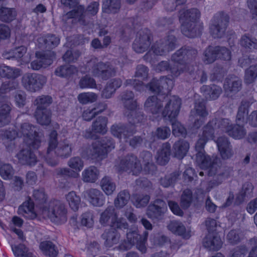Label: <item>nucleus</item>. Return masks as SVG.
I'll return each mask as SVG.
<instances>
[{"label": "nucleus", "mask_w": 257, "mask_h": 257, "mask_svg": "<svg viewBox=\"0 0 257 257\" xmlns=\"http://www.w3.org/2000/svg\"><path fill=\"white\" fill-rule=\"evenodd\" d=\"M144 238V235H141L137 229H130L126 233V239L124 240L121 244L116 247L117 249L120 250H127L132 248V247L137 243H138L142 239Z\"/></svg>", "instance_id": "dca6fc26"}, {"label": "nucleus", "mask_w": 257, "mask_h": 257, "mask_svg": "<svg viewBox=\"0 0 257 257\" xmlns=\"http://www.w3.org/2000/svg\"><path fill=\"white\" fill-rule=\"evenodd\" d=\"M98 173V171L95 167L91 166L85 169L82 172V180L86 182H94L97 179Z\"/></svg>", "instance_id": "3c124183"}, {"label": "nucleus", "mask_w": 257, "mask_h": 257, "mask_svg": "<svg viewBox=\"0 0 257 257\" xmlns=\"http://www.w3.org/2000/svg\"><path fill=\"white\" fill-rule=\"evenodd\" d=\"M214 121L212 119L203 127V132L201 137L206 139L207 140L213 138L214 137V131L216 130L214 126Z\"/></svg>", "instance_id": "0e129e2a"}, {"label": "nucleus", "mask_w": 257, "mask_h": 257, "mask_svg": "<svg viewBox=\"0 0 257 257\" xmlns=\"http://www.w3.org/2000/svg\"><path fill=\"white\" fill-rule=\"evenodd\" d=\"M40 248L43 253L49 257H56L58 250L55 245L50 241H44L40 244Z\"/></svg>", "instance_id": "49530a36"}, {"label": "nucleus", "mask_w": 257, "mask_h": 257, "mask_svg": "<svg viewBox=\"0 0 257 257\" xmlns=\"http://www.w3.org/2000/svg\"><path fill=\"white\" fill-rule=\"evenodd\" d=\"M201 91L207 99L215 100L222 93V89L216 85L211 86L204 85L201 88Z\"/></svg>", "instance_id": "72a5a7b5"}, {"label": "nucleus", "mask_w": 257, "mask_h": 257, "mask_svg": "<svg viewBox=\"0 0 257 257\" xmlns=\"http://www.w3.org/2000/svg\"><path fill=\"white\" fill-rule=\"evenodd\" d=\"M204 61L206 63H212L217 58L225 61L231 59V52L225 47L209 46L204 52Z\"/></svg>", "instance_id": "1a4fd4ad"}, {"label": "nucleus", "mask_w": 257, "mask_h": 257, "mask_svg": "<svg viewBox=\"0 0 257 257\" xmlns=\"http://www.w3.org/2000/svg\"><path fill=\"white\" fill-rule=\"evenodd\" d=\"M98 7L99 3L96 2L91 3L86 10L83 6L80 5L76 9L63 15L62 19L66 22L69 19H75L81 25L86 26L89 23L90 16H94L97 13Z\"/></svg>", "instance_id": "f03ea898"}, {"label": "nucleus", "mask_w": 257, "mask_h": 257, "mask_svg": "<svg viewBox=\"0 0 257 257\" xmlns=\"http://www.w3.org/2000/svg\"><path fill=\"white\" fill-rule=\"evenodd\" d=\"M226 71L221 65L216 64L212 69V73L210 75V79L212 81L220 80L224 76Z\"/></svg>", "instance_id": "680f3d73"}, {"label": "nucleus", "mask_w": 257, "mask_h": 257, "mask_svg": "<svg viewBox=\"0 0 257 257\" xmlns=\"http://www.w3.org/2000/svg\"><path fill=\"white\" fill-rule=\"evenodd\" d=\"M38 130L35 126L25 122L21 125L18 133L19 137H24V142L27 147L38 149L41 143V139L44 137L43 133Z\"/></svg>", "instance_id": "20e7f679"}, {"label": "nucleus", "mask_w": 257, "mask_h": 257, "mask_svg": "<svg viewBox=\"0 0 257 257\" xmlns=\"http://www.w3.org/2000/svg\"><path fill=\"white\" fill-rule=\"evenodd\" d=\"M163 101L165 107L162 111V115L166 119L176 118L178 115L181 105V100L176 96L165 95Z\"/></svg>", "instance_id": "6e6552de"}, {"label": "nucleus", "mask_w": 257, "mask_h": 257, "mask_svg": "<svg viewBox=\"0 0 257 257\" xmlns=\"http://www.w3.org/2000/svg\"><path fill=\"white\" fill-rule=\"evenodd\" d=\"M66 198L71 209L77 211L81 201L79 196L75 192L71 191L66 195Z\"/></svg>", "instance_id": "4d7b16f0"}, {"label": "nucleus", "mask_w": 257, "mask_h": 257, "mask_svg": "<svg viewBox=\"0 0 257 257\" xmlns=\"http://www.w3.org/2000/svg\"><path fill=\"white\" fill-rule=\"evenodd\" d=\"M117 213L113 206H109L101 214L100 223L103 225H110L111 226L113 221L117 218Z\"/></svg>", "instance_id": "cd10ccee"}, {"label": "nucleus", "mask_w": 257, "mask_h": 257, "mask_svg": "<svg viewBox=\"0 0 257 257\" xmlns=\"http://www.w3.org/2000/svg\"><path fill=\"white\" fill-rule=\"evenodd\" d=\"M185 54L184 47L183 46L172 55L171 60L172 61L177 63L176 64H182L185 66L186 69L189 70V71H187L186 72L191 73L193 71V66H190L186 63L187 61Z\"/></svg>", "instance_id": "c9c22d12"}, {"label": "nucleus", "mask_w": 257, "mask_h": 257, "mask_svg": "<svg viewBox=\"0 0 257 257\" xmlns=\"http://www.w3.org/2000/svg\"><path fill=\"white\" fill-rule=\"evenodd\" d=\"M47 82V77L35 73H27L22 77L23 87L28 91L35 92L41 90Z\"/></svg>", "instance_id": "39448f33"}, {"label": "nucleus", "mask_w": 257, "mask_h": 257, "mask_svg": "<svg viewBox=\"0 0 257 257\" xmlns=\"http://www.w3.org/2000/svg\"><path fill=\"white\" fill-rule=\"evenodd\" d=\"M160 40L163 47L164 48L163 51H161V52H166V53H168L175 49L177 39L175 36L172 34L169 33L166 37Z\"/></svg>", "instance_id": "603ef678"}, {"label": "nucleus", "mask_w": 257, "mask_h": 257, "mask_svg": "<svg viewBox=\"0 0 257 257\" xmlns=\"http://www.w3.org/2000/svg\"><path fill=\"white\" fill-rule=\"evenodd\" d=\"M242 87V81L235 75H229L225 79L223 88L226 93L236 94Z\"/></svg>", "instance_id": "a211bd4d"}, {"label": "nucleus", "mask_w": 257, "mask_h": 257, "mask_svg": "<svg viewBox=\"0 0 257 257\" xmlns=\"http://www.w3.org/2000/svg\"><path fill=\"white\" fill-rule=\"evenodd\" d=\"M203 245L209 250H217L221 248L222 241L217 234L209 233L203 239Z\"/></svg>", "instance_id": "4be33fe9"}, {"label": "nucleus", "mask_w": 257, "mask_h": 257, "mask_svg": "<svg viewBox=\"0 0 257 257\" xmlns=\"http://www.w3.org/2000/svg\"><path fill=\"white\" fill-rule=\"evenodd\" d=\"M107 118L105 116H99L92 124V131L101 134H104L106 133Z\"/></svg>", "instance_id": "37998d69"}, {"label": "nucleus", "mask_w": 257, "mask_h": 257, "mask_svg": "<svg viewBox=\"0 0 257 257\" xmlns=\"http://www.w3.org/2000/svg\"><path fill=\"white\" fill-rule=\"evenodd\" d=\"M22 149L17 155L19 162L23 165L34 166L38 162L37 157L31 149L32 147Z\"/></svg>", "instance_id": "aec40b11"}, {"label": "nucleus", "mask_w": 257, "mask_h": 257, "mask_svg": "<svg viewBox=\"0 0 257 257\" xmlns=\"http://www.w3.org/2000/svg\"><path fill=\"white\" fill-rule=\"evenodd\" d=\"M173 86V81L172 79L168 78L167 77H161L159 79L154 78L147 85L150 90L156 93L157 95L164 94L168 92Z\"/></svg>", "instance_id": "9b49d317"}, {"label": "nucleus", "mask_w": 257, "mask_h": 257, "mask_svg": "<svg viewBox=\"0 0 257 257\" xmlns=\"http://www.w3.org/2000/svg\"><path fill=\"white\" fill-rule=\"evenodd\" d=\"M257 77V64L251 65L245 71L244 82L249 84L253 83Z\"/></svg>", "instance_id": "bf43d9fd"}, {"label": "nucleus", "mask_w": 257, "mask_h": 257, "mask_svg": "<svg viewBox=\"0 0 257 257\" xmlns=\"http://www.w3.org/2000/svg\"><path fill=\"white\" fill-rule=\"evenodd\" d=\"M55 153L56 155L61 158L66 159L71 156L72 152V145L68 143H61L56 147Z\"/></svg>", "instance_id": "a19ab883"}, {"label": "nucleus", "mask_w": 257, "mask_h": 257, "mask_svg": "<svg viewBox=\"0 0 257 257\" xmlns=\"http://www.w3.org/2000/svg\"><path fill=\"white\" fill-rule=\"evenodd\" d=\"M208 140L200 137L195 144L196 160L197 163H202L207 166L209 164V156L205 154L204 146Z\"/></svg>", "instance_id": "412c9836"}, {"label": "nucleus", "mask_w": 257, "mask_h": 257, "mask_svg": "<svg viewBox=\"0 0 257 257\" xmlns=\"http://www.w3.org/2000/svg\"><path fill=\"white\" fill-rule=\"evenodd\" d=\"M34 116L37 122L42 125H48L51 121L50 110H36Z\"/></svg>", "instance_id": "79ce46f5"}, {"label": "nucleus", "mask_w": 257, "mask_h": 257, "mask_svg": "<svg viewBox=\"0 0 257 257\" xmlns=\"http://www.w3.org/2000/svg\"><path fill=\"white\" fill-rule=\"evenodd\" d=\"M228 135L235 139H241L245 137L246 131L243 123H237L236 124H231Z\"/></svg>", "instance_id": "c03bdc74"}, {"label": "nucleus", "mask_w": 257, "mask_h": 257, "mask_svg": "<svg viewBox=\"0 0 257 257\" xmlns=\"http://www.w3.org/2000/svg\"><path fill=\"white\" fill-rule=\"evenodd\" d=\"M168 229L174 234L181 236L184 239H189L191 235L187 232L185 226L176 221H171L167 225Z\"/></svg>", "instance_id": "2f4dec72"}, {"label": "nucleus", "mask_w": 257, "mask_h": 257, "mask_svg": "<svg viewBox=\"0 0 257 257\" xmlns=\"http://www.w3.org/2000/svg\"><path fill=\"white\" fill-rule=\"evenodd\" d=\"M12 249L16 257H33V253L24 244L12 247Z\"/></svg>", "instance_id": "e2e57ef3"}, {"label": "nucleus", "mask_w": 257, "mask_h": 257, "mask_svg": "<svg viewBox=\"0 0 257 257\" xmlns=\"http://www.w3.org/2000/svg\"><path fill=\"white\" fill-rule=\"evenodd\" d=\"M53 99L51 96L42 95L36 98L34 104L37 106L36 110H50L47 107L52 103Z\"/></svg>", "instance_id": "de8ad7c7"}, {"label": "nucleus", "mask_w": 257, "mask_h": 257, "mask_svg": "<svg viewBox=\"0 0 257 257\" xmlns=\"http://www.w3.org/2000/svg\"><path fill=\"white\" fill-rule=\"evenodd\" d=\"M226 238L229 243L235 244L241 241L242 234L239 229H232L227 234Z\"/></svg>", "instance_id": "774afa93"}, {"label": "nucleus", "mask_w": 257, "mask_h": 257, "mask_svg": "<svg viewBox=\"0 0 257 257\" xmlns=\"http://www.w3.org/2000/svg\"><path fill=\"white\" fill-rule=\"evenodd\" d=\"M124 115L127 118L128 121L131 125L143 122L145 117L143 112L139 110L135 109L132 111H125Z\"/></svg>", "instance_id": "e433bc0d"}, {"label": "nucleus", "mask_w": 257, "mask_h": 257, "mask_svg": "<svg viewBox=\"0 0 257 257\" xmlns=\"http://www.w3.org/2000/svg\"><path fill=\"white\" fill-rule=\"evenodd\" d=\"M116 72L117 68L108 62L106 63L99 62L94 64L92 67L93 75L105 80L114 76Z\"/></svg>", "instance_id": "9d476101"}, {"label": "nucleus", "mask_w": 257, "mask_h": 257, "mask_svg": "<svg viewBox=\"0 0 257 257\" xmlns=\"http://www.w3.org/2000/svg\"><path fill=\"white\" fill-rule=\"evenodd\" d=\"M121 7V0H103L102 10L105 13L116 14Z\"/></svg>", "instance_id": "4c0bfd02"}, {"label": "nucleus", "mask_w": 257, "mask_h": 257, "mask_svg": "<svg viewBox=\"0 0 257 257\" xmlns=\"http://www.w3.org/2000/svg\"><path fill=\"white\" fill-rule=\"evenodd\" d=\"M84 193L88 196L90 203L93 206H101L103 205L104 196L100 190L91 188L86 190Z\"/></svg>", "instance_id": "bb28decb"}, {"label": "nucleus", "mask_w": 257, "mask_h": 257, "mask_svg": "<svg viewBox=\"0 0 257 257\" xmlns=\"http://www.w3.org/2000/svg\"><path fill=\"white\" fill-rule=\"evenodd\" d=\"M130 199V194L127 190L121 191L114 199V205L117 208H121L128 202Z\"/></svg>", "instance_id": "8fccbe9b"}, {"label": "nucleus", "mask_w": 257, "mask_h": 257, "mask_svg": "<svg viewBox=\"0 0 257 257\" xmlns=\"http://www.w3.org/2000/svg\"><path fill=\"white\" fill-rule=\"evenodd\" d=\"M212 120H215L214 124L216 129H219L222 132L228 134L232 124L228 119L214 118L212 119Z\"/></svg>", "instance_id": "13d9d810"}, {"label": "nucleus", "mask_w": 257, "mask_h": 257, "mask_svg": "<svg viewBox=\"0 0 257 257\" xmlns=\"http://www.w3.org/2000/svg\"><path fill=\"white\" fill-rule=\"evenodd\" d=\"M172 126V133L177 137H184L186 135V130L185 127L175 118L169 119Z\"/></svg>", "instance_id": "052dcab7"}, {"label": "nucleus", "mask_w": 257, "mask_h": 257, "mask_svg": "<svg viewBox=\"0 0 257 257\" xmlns=\"http://www.w3.org/2000/svg\"><path fill=\"white\" fill-rule=\"evenodd\" d=\"M100 185L103 191L108 195L112 194L116 188L115 184L111 178L107 176L101 179Z\"/></svg>", "instance_id": "6e6d98bb"}, {"label": "nucleus", "mask_w": 257, "mask_h": 257, "mask_svg": "<svg viewBox=\"0 0 257 257\" xmlns=\"http://www.w3.org/2000/svg\"><path fill=\"white\" fill-rule=\"evenodd\" d=\"M170 155L171 145L169 143L163 144L156 156L157 162L160 165H165L169 161Z\"/></svg>", "instance_id": "393cba45"}, {"label": "nucleus", "mask_w": 257, "mask_h": 257, "mask_svg": "<svg viewBox=\"0 0 257 257\" xmlns=\"http://www.w3.org/2000/svg\"><path fill=\"white\" fill-rule=\"evenodd\" d=\"M37 59L31 63V67L34 70H38L42 67H46L52 63V59L48 54L37 52L36 53Z\"/></svg>", "instance_id": "b1692460"}, {"label": "nucleus", "mask_w": 257, "mask_h": 257, "mask_svg": "<svg viewBox=\"0 0 257 257\" xmlns=\"http://www.w3.org/2000/svg\"><path fill=\"white\" fill-rule=\"evenodd\" d=\"M167 209L165 201L161 199H156L151 202L147 209V216L154 220H159L163 218Z\"/></svg>", "instance_id": "f8f14e48"}, {"label": "nucleus", "mask_w": 257, "mask_h": 257, "mask_svg": "<svg viewBox=\"0 0 257 257\" xmlns=\"http://www.w3.org/2000/svg\"><path fill=\"white\" fill-rule=\"evenodd\" d=\"M209 164L207 166L203 165L202 163H198L202 168H206L207 170L208 175L210 176H214L225 171L224 168H221L220 160L215 158L212 160L209 157Z\"/></svg>", "instance_id": "c756f323"}, {"label": "nucleus", "mask_w": 257, "mask_h": 257, "mask_svg": "<svg viewBox=\"0 0 257 257\" xmlns=\"http://www.w3.org/2000/svg\"><path fill=\"white\" fill-rule=\"evenodd\" d=\"M151 32L147 29L140 30L134 43L133 49L137 53H143L147 51L151 45Z\"/></svg>", "instance_id": "ddd939ff"}, {"label": "nucleus", "mask_w": 257, "mask_h": 257, "mask_svg": "<svg viewBox=\"0 0 257 257\" xmlns=\"http://www.w3.org/2000/svg\"><path fill=\"white\" fill-rule=\"evenodd\" d=\"M241 46L250 51L257 50V39L251 38L248 34L243 35L240 40Z\"/></svg>", "instance_id": "864d4df0"}, {"label": "nucleus", "mask_w": 257, "mask_h": 257, "mask_svg": "<svg viewBox=\"0 0 257 257\" xmlns=\"http://www.w3.org/2000/svg\"><path fill=\"white\" fill-rule=\"evenodd\" d=\"M41 48L47 50L57 47L60 43V38L54 34H48L38 39Z\"/></svg>", "instance_id": "a878e982"}, {"label": "nucleus", "mask_w": 257, "mask_h": 257, "mask_svg": "<svg viewBox=\"0 0 257 257\" xmlns=\"http://www.w3.org/2000/svg\"><path fill=\"white\" fill-rule=\"evenodd\" d=\"M22 74L20 69L11 67L5 65L0 66V75L7 78L16 79Z\"/></svg>", "instance_id": "ea45409f"}, {"label": "nucleus", "mask_w": 257, "mask_h": 257, "mask_svg": "<svg viewBox=\"0 0 257 257\" xmlns=\"http://www.w3.org/2000/svg\"><path fill=\"white\" fill-rule=\"evenodd\" d=\"M156 70L159 71H167L169 72L171 76L174 78L179 76L182 73L189 71L186 66L182 64L171 65L168 61H163L158 64Z\"/></svg>", "instance_id": "2eb2a0df"}, {"label": "nucleus", "mask_w": 257, "mask_h": 257, "mask_svg": "<svg viewBox=\"0 0 257 257\" xmlns=\"http://www.w3.org/2000/svg\"><path fill=\"white\" fill-rule=\"evenodd\" d=\"M189 148V143L184 140H179L175 143L173 146L174 156L182 159L186 156Z\"/></svg>", "instance_id": "f704fd0d"}, {"label": "nucleus", "mask_w": 257, "mask_h": 257, "mask_svg": "<svg viewBox=\"0 0 257 257\" xmlns=\"http://www.w3.org/2000/svg\"><path fill=\"white\" fill-rule=\"evenodd\" d=\"M17 13L15 9L2 7L0 8V20L6 23H10L15 19Z\"/></svg>", "instance_id": "09e8293b"}, {"label": "nucleus", "mask_w": 257, "mask_h": 257, "mask_svg": "<svg viewBox=\"0 0 257 257\" xmlns=\"http://www.w3.org/2000/svg\"><path fill=\"white\" fill-rule=\"evenodd\" d=\"M229 20L226 14L220 12L216 14L210 25V32L214 38H221L225 35Z\"/></svg>", "instance_id": "423d86ee"}, {"label": "nucleus", "mask_w": 257, "mask_h": 257, "mask_svg": "<svg viewBox=\"0 0 257 257\" xmlns=\"http://www.w3.org/2000/svg\"><path fill=\"white\" fill-rule=\"evenodd\" d=\"M181 31L185 36L189 38H194L201 33L200 29L194 22H182Z\"/></svg>", "instance_id": "c85d7f7f"}, {"label": "nucleus", "mask_w": 257, "mask_h": 257, "mask_svg": "<svg viewBox=\"0 0 257 257\" xmlns=\"http://www.w3.org/2000/svg\"><path fill=\"white\" fill-rule=\"evenodd\" d=\"M253 102L254 100L252 98L242 100L238 108L236 117V123L245 122V116L248 114L249 107Z\"/></svg>", "instance_id": "5701e85b"}, {"label": "nucleus", "mask_w": 257, "mask_h": 257, "mask_svg": "<svg viewBox=\"0 0 257 257\" xmlns=\"http://www.w3.org/2000/svg\"><path fill=\"white\" fill-rule=\"evenodd\" d=\"M192 192L190 189H185L181 197L180 205L184 209L188 208L192 201Z\"/></svg>", "instance_id": "69168bd1"}, {"label": "nucleus", "mask_w": 257, "mask_h": 257, "mask_svg": "<svg viewBox=\"0 0 257 257\" xmlns=\"http://www.w3.org/2000/svg\"><path fill=\"white\" fill-rule=\"evenodd\" d=\"M57 136L58 134L55 130H53L51 132L48 139V147L45 156L47 163L52 167L56 166L59 163V160L57 158H52L51 156L53 151L58 144Z\"/></svg>", "instance_id": "4468645a"}, {"label": "nucleus", "mask_w": 257, "mask_h": 257, "mask_svg": "<svg viewBox=\"0 0 257 257\" xmlns=\"http://www.w3.org/2000/svg\"><path fill=\"white\" fill-rule=\"evenodd\" d=\"M164 97V94H159L148 97L145 103L147 110L153 114L158 113L162 109Z\"/></svg>", "instance_id": "f3484780"}, {"label": "nucleus", "mask_w": 257, "mask_h": 257, "mask_svg": "<svg viewBox=\"0 0 257 257\" xmlns=\"http://www.w3.org/2000/svg\"><path fill=\"white\" fill-rule=\"evenodd\" d=\"M112 134L119 138L125 139L135 134L137 130L135 126L118 124L113 125L111 127Z\"/></svg>", "instance_id": "6ab92c4d"}, {"label": "nucleus", "mask_w": 257, "mask_h": 257, "mask_svg": "<svg viewBox=\"0 0 257 257\" xmlns=\"http://www.w3.org/2000/svg\"><path fill=\"white\" fill-rule=\"evenodd\" d=\"M101 237L105 240L104 245L109 247L118 242L120 235L115 228H110L106 230L101 235Z\"/></svg>", "instance_id": "7c9ffc66"}, {"label": "nucleus", "mask_w": 257, "mask_h": 257, "mask_svg": "<svg viewBox=\"0 0 257 257\" xmlns=\"http://www.w3.org/2000/svg\"><path fill=\"white\" fill-rule=\"evenodd\" d=\"M34 204L31 199L26 201L21 205L18 209L19 214H22L25 217L33 219L37 216L34 210Z\"/></svg>", "instance_id": "473e14b6"}, {"label": "nucleus", "mask_w": 257, "mask_h": 257, "mask_svg": "<svg viewBox=\"0 0 257 257\" xmlns=\"http://www.w3.org/2000/svg\"><path fill=\"white\" fill-rule=\"evenodd\" d=\"M78 72L76 67L74 65H62L57 67L55 71L56 75L61 77H69Z\"/></svg>", "instance_id": "a18cd8bd"}, {"label": "nucleus", "mask_w": 257, "mask_h": 257, "mask_svg": "<svg viewBox=\"0 0 257 257\" xmlns=\"http://www.w3.org/2000/svg\"><path fill=\"white\" fill-rule=\"evenodd\" d=\"M114 148V143L110 137H105L95 142L92 147L86 148L84 153L87 157L96 162H99L107 156V153Z\"/></svg>", "instance_id": "f257e3e1"}, {"label": "nucleus", "mask_w": 257, "mask_h": 257, "mask_svg": "<svg viewBox=\"0 0 257 257\" xmlns=\"http://www.w3.org/2000/svg\"><path fill=\"white\" fill-rule=\"evenodd\" d=\"M117 170L120 172H125L134 175H139L142 171V166L138 157L131 154L120 161Z\"/></svg>", "instance_id": "0eeeda50"}, {"label": "nucleus", "mask_w": 257, "mask_h": 257, "mask_svg": "<svg viewBox=\"0 0 257 257\" xmlns=\"http://www.w3.org/2000/svg\"><path fill=\"white\" fill-rule=\"evenodd\" d=\"M180 175V173L178 171L167 174L160 179V183L164 187L171 186L175 183Z\"/></svg>", "instance_id": "5fc2aeb1"}, {"label": "nucleus", "mask_w": 257, "mask_h": 257, "mask_svg": "<svg viewBox=\"0 0 257 257\" xmlns=\"http://www.w3.org/2000/svg\"><path fill=\"white\" fill-rule=\"evenodd\" d=\"M134 204L137 208L146 206L149 202L150 197L148 195L136 194L133 197Z\"/></svg>", "instance_id": "338daca9"}, {"label": "nucleus", "mask_w": 257, "mask_h": 257, "mask_svg": "<svg viewBox=\"0 0 257 257\" xmlns=\"http://www.w3.org/2000/svg\"><path fill=\"white\" fill-rule=\"evenodd\" d=\"M66 212L64 204L58 200L51 201L42 210V214L44 218H49L52 222L57 224L66 221Z\"/></svg>", "instance_id": "7ed1b4c3"}, {"label": "nucleus", "mask_w": 257, "mask_h": 257, "mask_svg": "<svg viewBox=\"0 0 257 257\" xmlns=\"http://www.w3.org/2000/svg\"><path fill=\"white\" fill-rule=\"evenodd\" d=\"M200 13L199 10L193 8L184 11L180 16V20L182 22H194L196 23L199 19Z\"/></svg>", "instance_id": "58836bf2"}]
</instances>
